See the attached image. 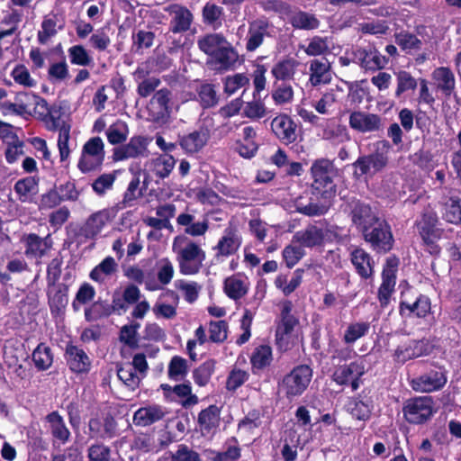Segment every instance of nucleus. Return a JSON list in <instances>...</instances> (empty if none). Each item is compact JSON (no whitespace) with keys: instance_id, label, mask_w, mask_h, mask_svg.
<instances>
[{"instance_id":"nucleus-1","label":"nucleus","mask_w":461,"mask_h":461,"mask_svg":"<svg viewBox=\"0 0 461 461\" xmlns=\"http://www.w3.org/2000/svg\"><path fill=\"white\" fill-rule=\"evenodd\" d=\"M439 226V219L433 211L423 212L414 222V228L422 240L425 250L435 257L439 256L441 252V247L437 241L442 238L444 230Z\"/></svg>"},{"instance_id":"nucleus-2","label":"nucleus","mask_w":461,"mask_h":461,"mask_svg":"<svg viewBox=\"0 0 461 461\" xmlns=\"http://www.w3.org/2000/svg\"><path fill=\"white\" fill-rule=\"evenodd\" d=\"M186 238L176 237L173 242V251L176 254L179 271L182 275L191 276L199 273L205 259V252L195 242L189 240L184 247H178L177 241Z\"/></svg>"},{"instance_id":"nucleus-3","label":"nucleus","mask_w":461,"mask_h":461,"mask_svg":"<svg viewBox=\"0 0 461 461\" xmlns=\"http://www.w3.org/2000/svg\"><path fill=\"white\" fill-rule=\"evenodd\" d=\"M370 249L376 254L389 253L394 246V237L389 222L383 218L374 222L360 233Z\"/></svg>"},{"instance_id":"nucleus-4","label":"nucleus","mask_w":461,"mask_h":461,"mask_svg":"<svg viewBox=\"0 0 461 461\" xmlns=\"http://www.w3.org/2000/svg\"><path fill=\"white\" fill-rule=\"evenodd\" d=\"M392 146L388 140H378L375 144V150L372 153L359 156L353 163L354 175L360 177L367 175L371 169H373L374 174L381 172L388 165V154Z\"/></svg>"},{"instance_id":"nucleus-5","label":"nucleus","mask_w":461,"mask_h":461,"mask_svg":"<svg viewBox=\"0 0 461 461\" xmlns=\"http://www.w3.org/2000/svg\"><path fill=\"white\" fill-rule=\"evenodd\" d=\"M313 178L312 194L323 200H330L336 194V185L332 177V163L327 158L315 160L311 167Z\"/></svg>"},{"instance_id":"nucleus-6","label":"nucleus","mask_w":461,"mask_h":461,"mask_svg":"<svg viewBox=\"0 0 461 461\" xmlns=\"http://www.w3.org/2000/svg\"><path fill=\"white\" fill-rule=\"evenodd\" d=\"M312 375L313 371L310 366L298 365L283 377L279 386L285 397L291 401L301 396L307 390Z\"/></svg>"},{"instance_id":"nucleus-7","label":"nucleus","mask_w":461,"mask_h":461,"mask_svg":"<svg viewBox=\"0 0 461 461\" xmlns=\"http://www.w3.org/2000/svg\"><path fill=\"white\" fill-rule=\"evenodd\" d=\"M344 212L348 214L358 233L381 218L376 208L371 203L356 197H352L345 203Z\"/></svg>"},{"instance_id":"nucleus-8","label":"nucleus","mask_w":461,"mask_h":461,"mask_svg":"<svg viewBox=\"0 0 461 461\" xmlns=\"http://www.w3.org/2000/svg\"><path fill=\"white\" fill-rule=\"evenodd\" d=\"M435 413L431 396H419L406 400L402 406L404 420L412 425H422Z\"/></svg>"},{"instance_id":"nucleus-9","label":"nucleus","mask_w":461,"mask_h":461,"mask_svg":"<svg viewBox=\"0 0 461 461\" xmlns=\"http://www.w3.org/2000/svg\"><path fill=\"white\" fill-rule=\"evenodd\" d=\"M105 158L104 144L100 137L90 138L83 146L77 168L83 174L101 170Z\"/></svg>"},{"instance_id":"nucleus-10","label":"nucleus","mask_w":461,"mask_h":461,"mask_svg":"<svg viewBox=\"0 0 461 461\" xmlns=\"http://www.w3.org/2000/svg\"><path fill=\"white\" fill-rule=\"evenodd\" d=\"M61 106L58 104H52L50 107L48 115L46 117V122L48 129L50 131H59L58 148L60 157V161H66L69 155L70 149L68 147V141L70 139V125L62 122L61 123Z\"/></svg>"},{"instance_id":"nucleus-11","label":"nucleus","mask_w":461,"mask_h":461,"mask_svg":"<svg viewBox=\"0 0 461 461\" xmlns=\"http://www.w3.org/2000/svg\"><path fill=\"white\" fill-rule=\"evenodd\" d=\"M293 303L285 301L283 303L280 320L276 327V344L281 350H287L290 348V339L296 326L299 325V319L292 313Z\"/></svg>"},{"instance_id":"nucleus-12","label":"nucleus","mask_w":461,"mask_h":461,"mask_svg":"<svg viewBox=\"0 0 461 461\" xmlns=\"http://www.w3.org/2000/svg\"><path fill=\"white\" fill-rule=\"evenodd\" d=\"M399 266V258L393 255L388 257L382 270V283L378 288L377 298L380 306L386 308L391 300V296L394 292L396 285V273Z\"/></svg>"},{"instance_id":"nucleus-13","label":"nucleus","mask_w":461,"mask_h":461,"mask_svg":"<svg viewBox=\"0 0 461 461\" xmlns=\"http://www.w3.org/2000/svg\"><path fill=\"white\" fill-rule=\"evenodd\" d=\"M366 373L362 360H355L349 364L339 366L332 375V381L338 385H350L352 391H357L362 384V376Z\"/></svg>"},{"instance_id":"nucleus-14","label":"nucleus","mask_w":461,"mask_h":461,"mask_svg":"<svg viewBox=\"0 0 461 461\" xmlns=\"http://www.w3.org/2000/svg\"><path fill=\"white\" fill-rule=\"evenodd\" d=\"M273 135L284 145L293 144L297 140V124L286 113L277 114L270 123Z\"/></svg>"},{"instance_id":"nucleus-15","label":"nucleus","mask_w":461,"mask_h":461,"mask_svg":"<svg viewBox=\"0 0 461 461\" xmlns=\"http://www.w3.org/2000/svg\"><path fill=\"white\" fill-rule=\"evenodd\" d=\"M430 351L429 340L425 339H410L395 348L393 357L394 362L404 364L409 360L427 356Z\"/></svg>"},{"instance_id":"nucleus-16","label":"nucleus","mask_w":461,"mask_h":461,"mask_svg":"<svg viewBox=\"0 0 461 461\" xmlns=\"http://www.w3.org/2000/svg\"><path fill=\"white\" fill-rule=\"evenodd\" d=\"M64 357L71 373L77 375H87L92 367V361L86 352L72 343L66 345Z\"/></svg>"},{"instance_id":"nucleus-17","label":"nucleus","mask_w":461,"mask_h":461,"mask_svg":"<svg viewBox=\"0 0 461 461\" xmlns=\"http://www.w3.org/2000/svg\"><path fill=\"white\" fill-rule=\"evenodd\" d=\"M69 285L60 283L55 286H47V299L50 314L53 318L61 317L65 314L68 304Z\"/></svg>"},{"instance_id":"nucleus-18","label":"nucleus","mask_w":461,"mask_h":461,"mask_svg":"<svg viewBox=\"0 0 461 461\" xmlns=\"http://www.w3.org/2000/svg\"><path fill=\"white\" fill-rule=\"evenodd\" d=\"M446 384V372L441 368L429 370V372L413 378L411 382V385L414 391L424 393L440 390Z\"/></svg>"},{"instance_id":"nucleus-19","label":"nucleus","mask_w":461,"mask_h":461,"mask_svg":"<svg viewBox=\"0 0 461 461\" xmlns=\"http://www.w3.org/2000/svg\"><path fill=\"white\" fill-rule=\"evenodd\" d=\"M21 241L24 245V255L28 258H42L52 247L50 234L41 238L36 233H25Z\"/></svg>"},{"instance_id":"nucleus-20","label":"nucleus","mask_w":461,"mask_h":461,"mask_svg":"<svg viewBox=\"0 0 461 461\" xmlns=\"http://www.w3.org/2000/svg\"><path fill=\"white\" fill-rule=\"evenodd\" d=\"M348 124L351 129L361 133L379 131L383 126L379 114L361 111L350 113Z\"/></svg>"},{"instance_id":"nucleus-21","label":"nucleus","mask_w":461,"mask_h":461,"mask_svg":"<svg viewBox=\"0 0 461 461\" xmlns=\"http://www.w3.org/2000/svg\"><path fill=\"white\" fill-rule=\"evenodd\" d=\"M241 245V239L238 234V230L234 225H229L225 228L223 235L219 240L217 245L213 248L216 250L214 256L217 261L221 258H226L234 255Z\"/></svg>"},{"instance_id":"nucleus-22","label":"nucleus","mask_w":461,"mask_h":461,"mask_svg":"<svg viewBox=\"0 0 461 461\" xmlns=\"http://www.w3.org/2000/svg\"><path fill=\"white\" fill-rule=\"evenodd\" d=\"M167 414L166 407L157 403L147 404L134 411L132 423L136 427H149L164 420Z\"/></svg>"},{"instance_id":"nucleus-23","label":"nucleus","mask_w":461,"mask_h":461,"mask_svg":"<svg viewBox=\"0 0 461 461\" xmlns=\"http://www.w3.org/2000/svg\"><path fill=\"white\" fill-rule=\"evenodd\" d=\"M148 140L143 136H133L127 144L117 147L113 149V158L114 161H122L128 158H134L145 156L147 152Z\"/></svg>"},{"instance_id":"nucleus-24","label":"nucleus","mask_w":461,"mask_h":461,"mask_svg":"<svg viewBox=\"0 0 461 461\" xmlns=\"http://www.w3.org/2000/svg\"><path fill=\"white\" fill-rule=\"evenodd\" d=\"M350 262L357 274L365 280L371 278L375 273V261L371 255L361 247H356L350 251Z\"/></svg>"},{"instance_id":"nucleus-25","label":"nucleus","mask_w":461,"mask_h":461,"mask_svg":"<svg viewBox=\"0 0 461 461\" xmlns=\"http://www.w3.org/2000/svg\"><path fill=\"white\" fill-rule=\"evenodd\" d=\"M269 28L270 23L266 17H261L249 23L246 41V50L249 52L255 51L262 45L265 36L269 35Z\"/></svg>"},{"instance_id":"nucleus-26","label":"nucleus","mask_w":461,"mask_h":461,"mask_svg":"<svg viewBox=\"0 0 461 461\" xmlns=\"http://www.w3.org/2000/svg\"><path fill=\"white\" fill-rule=\"evenodd\" d=\"M112 220L104 209L99 210L89 215L84 224L80 226L78 234L86 240H93L97 237L103 229Z\"/></svg>"},{"instance_id":"nucleus-27","label":"nucleus","mask_w":461,"mask_h":461,"mask_svg":"<svg viewBox=\"0 0 461 461\" xmlns=\"http://www.w3.org/2000/svg\"><path fill=\"white\" fill-rule=\"evenodd\" d=\"M210 130L200 126L197 130L179 138V145L186 152L194 154L203 149L210 139Z\"/></svg>"},{"instance_id":"nucleus-28","label":"nucleus","mask_w":461,"mask_h":461,"mask_svg":"<svg viewBox=\"0 0 461 461\" xmlns=\"http://www.w3.org/2000/svg\"><path fill=\"white\" fill-rule=\"evenodd\" d=\"M374 402L371 397L359 393L348 399V412L356 420L367 421L372 415Z\"/></svg>"},{"instance_id":"nucleus-29","label":"nucleus","mask_w":461,"mask_h":461,"mask_svg":"<svg viewBox=\"0 0 461 461\" xmlns=\"http://www.w3.org/2000/svg\"><path fill=\"white\" fill-rule=\"evenodd\" d=\"M355 56L359 60L360 67L366 70H380L389 62L388 58L383 56L375 48L358 49Z\"/></svg>"},{"instance_id":"nucleus-30","label":"nucleus","mask_w":461,"mask_h":461,"mask_svg":"<svg viewBox=\"0 0 461 461\" xmlns=\"http://www.w3.org/2000/svg\"><path fill=\"white\" fill-rule=\"evenodd\" d=\"M37 98L38 95L32 92H19L15 95L14 103L5 102L2 107L17 115L32 114Z\"/></svg>"},{"instance_id":"nucleus-31","label":"nucleus","mask_w":461,"mask_h":461,"mask_svg":"<svg viewBox=\"0 0 461 461\" xmlns=\"http://www.w3.org/2000/svg\"><path fill=\"white\" fill-rule=\"evenodd\" d=\"M239 60V54L230 42H227L211 57V62L218 70L228 71L232 69Z\"/></svg>"},{"instance_id":"nucleus-32","label":"nucleus","mask_w":461,"mask_h":461,"mask_svg":"<svg viewBox=\"0 0 461 461\" xmlns=\"http://www.w3.org/2000/svg\"><path fill=\"white\" fill-rule=\"evenodd\" d=\"M38 176H25L19 179L14 185V190L17 194V199L21 203H32L34 196L39 191Z\"/></svg>"},{"instance_id":"nucleus-33","label":"nucleus","mask_w":461,"mask_h":461,"mask_svg":"<svg viewBox=\"0 0 461 461\" xmlns=\"http://www.w3.org/2000/svg\"><path fill=\"white\" fill-rule=\"evenodd\" d=\"M221 409L216 404H211L203 409L197 417V424L202 434L206 435L220 425Z\"/></svg>"},{"instance_id":"nucleus-34","label":"nucleus","mask_w":461,"mask_h":461,"mask_svg":"<svg viewBox=\"0 0 461 461\" xmlns=\"http://www.w3.org/2000/svg\"><path fill=\"white\" fill-rule=\"evenodd\" d=\"M272 361L273 353L270 346L264 344L256 347L250 356L252 373L258 375L261 371L270 366Z\"/></svg>"},{"instance_id":"nucleus-35","label":"nucleus","mask_w":461,"mask_h":461,"mask_svg":"<svg viewBox=\"0 0 461 461\" xmlns=\"http://www.w3.org/2000/svg\"><path fill=\"white\" fill-rule=\"evenodd\" d=\"M45 420L50 424L51 435L55 439L59 440L62 444H65L69 440L71 433L67 427L63 417L58 411L50 412L45 417Z\"/></svg>"},{"instance_id":"nucleus-36","label":"nucleus","mask_w":461,"mask_h":461,"mask_svg":"<svg viewBox=\"0 0 461 461\" xmlns=\"http://www.w3.org/2000/svg\"><path fill=\"white\" fill-rule=\"evenodd\" d=\"M174 17L170 22V31L173 33L187 32L193 22L192 13L185 6L174 5L172 7Z\"/></svg>"},{"instance_id":"nucleus-37","label":"nucleus","mask_w":461,"mask_h":461,"mask_svg":"<svg viewBox=\"0 0 461 461\" xmlns=\"http://www.w3.org/2000/svg\"><path fill=\"white\" fill-rule=\"evenodd\" d=\"M442 218L448 223L461 226V197L451 195L444 198Z\"/></svg>"},{"instance_id":"nucleus-38","label":"nucleus","mask_w":461,"mask_h":461,"mask_svg":"<svg viewBox=\"0 0 461 461\" xmlns=\"http://www.w3.org/2000/svg\"><path fill=\"white\" fill-rule=\"evenodd\" d=\"M330 66L326 59H312L310 63V82L312 86H317L321 84H327L330 81Z\"/></svg>"},{"instance_id":"nucleus-39","label":"nucleus","mask_w":461,"mask_h":461,"mask_svg":"<svg viewBox=\"0 0 461 461\" xmlns=\"http://www.w3.org/2000/svg\"><path fill=\"white\" fill-rule=\"evenodd\" d=\"M31 267L23 258H12L8 259L5 271H0V284L2 285H11L12 275H21L30 272Z\"/></svg>"},{"instance_id":"nucleus-40","label":"nucleus","mask_w":461,"mask_h":461,"mask_svg":"<svg viewBox=\"0 0 461 461\" xmlns=\"http://www.w3.org/2000/svg\"><path fill=\"white\" fill-rule=\"evenodd\" d=\"M227 42L222 33H207L198 39L197 46L202 52L211 58Z\"/></svg>"},{"instance_id":"nucleus-41","label":"nucleus","mask_w":461,"mask_h":461,"mask_svg":"<svg viewBox=\"0 0 461 461\" xmlns=\"http://www.w3.org/2000/svg\"><path fill=\"white\" fill-rule=\"evenodd\" d=\"M117 270L118 265L115 259L108 256L91 270L89 277L96 283L104 284L106 278L114 275Z\"/></svg>"},{"instance_id":"nucleus-42","label":"nucleus","mask_w":461,"mask_h":461,"mask_svg":"<svg viewBox=\"0 0 461 461\" xmlns=\"http://www.w3.org/2000/svg\"><path fill=\"white\" fill-rule=\"evenodd\" d=\"M405 310L409 311L410 313H414L418 318H424L430 312V299L427 295L420 294L412 303L401 301L399 305L400 314L403 315Z\"/></svg>"},{"instance_id":"nucleus-43","label":"nucleus","mask_w":461,"mask_h":461,"mask_svg":"<svg viewBox=\"0 0 461 461\" xmlns=\"http://www.w3.org/2000/svg\"><path fill=\"white\" fill-rule=\"evenodd\" d=\"M194 216L190 213H180L176 218V223L185 226V233L192 237L202 236L209 229L208 220L194 222Z\"/></svg>"},{"instance_id":"nucleus-44","label":"nucleus","mask_w":461,"mask_h":461,"mask_svg":"<svg viewBox=\"0 0 461 461\" xmlns=\"http://www.w3.org/2000/svg\"><path fill=\"white\" fill-rule=\"evenodd\" d=\"M294 240L303 247L313 248L321 246L324 240L323 230L316 226L308 227L306 230L297 231L294 235Z\"/></svg>"},{"instance_id":"nucleus-45","label":"nucleus","mask_w":461,"mask_h":461,"mask_svg":"<svg viewBox=\"0 0 461 461\" xmlns=\"http://www.w3.org/2000/svg\"><path fill=\"white\" fill-rule=\"evenodd\" d=\"M433 78L438 82V89L441 90L446 97H449L456 87V79L449 68L440 67L433 71Z\"/></svg>"},{"instance_id":"nucleus-46","label":"nucleus","mask_w":461,"mask_h":461,"mask_svg":"<svg viewBox=\"0 0 461 461\" xmlns=\"http://www.w3.org/2000/svg\"><path fill=\"white\" fill-rule=\"evenodd\" d=\"M298 61L294 58H285L276 62L272 69L271 74L276 80L285 82L294 78Z\"/></svg>"},{"instance_id":"nucleus-47","label":"nucleus","mask_w":461,"mask_h":461,"mask_svg":"<svg viewBox=\"0 0 461 461\" xmlns=\"http://www.w3.org/2000/svg\"><path fill=\"white\" fill-rule=\"evenodd\" d=\"M223 14L224 12L221 6L208 2L204 5L202 10L203 23L205 25L210 26L214 30H217L221 28L222 25Z\"/></svg>"},{"instance_id":"nucleus-48","label":"nucleus","mask_w":461,"mask_h":461,"mask_svg":"<svg viewBox=\"0 0 461 461\" xmlns=\"http://www.w3.org/2000/svg\"><path fill=\"white\" fill-rule=\"evenodd\" d=\"M216 360L209 358L193 370V379L195 384L200 387L206 386L216 368Z\"/></svg>"},{"instance_id":"nucleus-49","label":"nucleus","mask_w":461,"mask_h":461,"mask_svg":"<svg viewBox=\"0 0 461 461\" xmlns=\"http://www.w3.org/2000/svg\"><path fill=\"white\" fill-rule=\"evenodd\" d=\"M394 75L397 83L394 92L395 98L401 99L404 93L414 91L417 88L419 79H416L409 71L401 69L394 72Z\"/></svg>"},{"instance_id":"nucleus-50","label":"nucleus","mask_w":461,"mask_h":461,"mask_svg":"<svg viewBox=\"0 0 461 461\" xmlns=\"http://www.w3.org/2000/svg\"><path fill=\"white\" fill-rule=\"evenodd\" d=\"M51 348L44 343H40L33 350L32 358L38 371L48 370L53 363Z\"/></svg>"},{"instance_id":"nucleus-51","label":"nucleus","mask_w":461,"mask_h":461,"mask_svg":"<svg viewBox=\"0 0 461 461\" xmlns=\"http://www.w3.org/2000/svg\"><path fill=\"white\" fill-rule=\"evenodd\" d=\"M369 330L368 321L351 322L347 326L342 340L346 345H353L357 340L366 336Z\"/></svg>"},{"instance_id":"nucleus-52","label":"nucleus","mask_w":461,"mask_h":461,"mask_svg":"<svg viewBox=\"0 0 461 461\" xmlns=\"http://www.w3.org/2000/svg\"><path fill=\"white\" fill-rule=\"evenodd\" d=\"M111 315L110 303L107 301H95L85 309V319L89 322L97 321Z\"/></svg>"},{"instance_id":"nucleus-53","label":"nucleus","mask_w":461,"mask_h":461,"mask_svg":"<svg viewBox=\"0 0 461 461\" xmlns=\"http://www.w3.org/2000/svg\"><path fill=\"white\" fill-rule=\"evenodd\" d=\"M62 26L57 28V16L55 14L46 15L41 22V30L37 33V39L40 44L45 45L50 38L54 37Z\"/></svg>"},{"instance_id":"nucleus-54","label":"nucleus","mask_w":461,"mask_h":461,"mask_svg":"<svg viewBox=\"0 0 461 461\" xmlns=\"http://www.w3.org/2000/svg\"><path fill=\"white\" fill-rule=\"evenodd\" d=\"M223 290L226 295L234 301L241 299L248 293V287L244 282L235 276L227 277L224 280Z\"/></svg>"},{"instance_id":"nucleus-55","label":"nucleus","mask_w":461,"mask_h":461,"mask_svg":"<svg viewBox=\"0 0 461 461\" xmlns=\"http://www.w3.org/2000/svg\"><path fill=\"white\" fill-rule=\"evenodd\" d=\"M263 413L259 409H252L238 422V430L251 434L262 425Z\"/></svg>"},{"instance_id":"nucleus-56","label":"nucleus","mask_w":461,"mask_h":461,"mask_svg":"<svg viewBox=\"0 0 461 461\" xmlns=\"http://www.w3.org/2000/svg\"><path fill=\"white\" fill-rule=\"evenodd\" d=\"M176 160L172 155H161L153 160V173L159 179L167 177L175 167Z\"/></svg>"},{"instance_id":"nucleus-57","label":"nucleus","mask_w":461,"mask_h":461,"mask_svg":"<svg viewBox=\"0 0 461 461\" xmlns=\"http://www.w3.org/2000/svg\"><path fill=\"white\" fill-rule=\"evenodd\" d=\"M116 177V171H113L112 173H104L100 175L91 184L93 192L97 196H104L108 191L113 189Z\"/></svg>"},{"instance_id":"nucleus-58","label":"nucleus","mask_w":461,"mask_h":461,"mask_svg":"<svg viewBox=\"0 0 461 461\" xmlns=\"http://www.w3.org/2000/svg\"><path fill=\"white\" fill-rule=\"evenodd\" d=\"M290 23L294 29L314 30L319 27L320 21L313 14L299 11L291 17Z\"/></svg>"},{"instance_id":"nucleus-59","label":"nucleus","mask_w":461,"mask_h":461,"mask_svg":"<svg viewBox=\"0 0 461 461\" xmlns=\"http://www.w3.org/2000/svg\"><path fill=\"white\" fill-rule=\"evenodd\" d=\"M188 373L187 360L180 356L171 357L167 366V375L174 381L182 380Z\"/></svg>"},{"instance_id":"nucleus-60","label":"nucleus","mask_w":461,"mask_h":461,"mask_svg":"<svg viewBox=\"0 0 461 461\" xmlns=\"http://www.w3.org/2000/svg\"><path fill=\"white\" fill-rule=\"evenodd\" d=\"M198 100L203 109L214 107L219 101L215 86L212 84H202L197 90Z\"/></svg>"},{"instance_id":"nucleus-61","label":"nucleus","mask_w":461,"mask_h":461,"mask_svg":"<svg viewBox=\"0 0 461 461\" xmlns=\"http://www.w3.org/2000/svg\"><path fill=\"white\" fill-rule=\"evenodd\" d=\"M69 61L72 65L88 67L93 65V58L81 44L73 45L68 50Z\"/></svg>"},{"instance_id":"nucleus-62","label":"nucleus","mask_w":461,"mask_h":461,"mask_svg":"<svg viewBox=\"0 0 461 461\" xmlns=\"http://www.w3.org/2000/svg\"><path fill=\"white\" fill-rule=\"evenodd\" d=\"M124 276L138 285H142L145 282L146 289L149 291H156L161 288L155 280H146L145 273L139 266H131L124 270Z\"/></svg>"},{"instance_id":"nucleus-63","label":"nucleus","mask_w":461,"mask_h":461,"mask_svg":"<svg viewBox=\"0 0 461 461\" xmlns=\"http://www.w3.org/2000/svg\"><path fill=\"white\" fill-rule=\"evenodd\" d=\"M129 133L127 124L118 120L116 122L111 124L106 131V137L110 144L117 145L122 144L127 140Z\"/></svg>"},{"instance_id":"nucleus-64","label":"nucleus","mask_w":461,"mask_h":461,"mask_svg":"<svg viewBox=\"0 0 461 461\" xmlns=\"http://www.w3.org/2000/svg\"><path fill=\"white\" fill-rule=\"evenodd\" d=\"M172 393L178 398L184 399L182 401V406L185 408L194 406L199 402L198 397L192 393V386L189 381L174 385L172 388Z\"/></svg>"}]
</instances>
